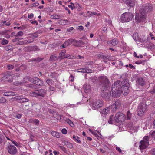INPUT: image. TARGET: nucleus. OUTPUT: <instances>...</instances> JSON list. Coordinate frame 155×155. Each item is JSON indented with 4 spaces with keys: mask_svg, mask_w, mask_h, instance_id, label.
Here are the masks:
<instances>
[{
    "mask_svg": "<svg viewBox=\"0 0 155 155\" xmlns=\"http://www.w3.org/2000/svg\"><path fill=\"white\" fill-rule=\"evenodd\" d=\"M60 16L58 15H52L51 16V17L52 19H58L60 18H59V17Z\"/></svg>",
    "mask_w": 155,
    "mask_h": 155,
    "instance_id": "49530a36",
    "label": "nucleus"
},
{
    "mask_svg": "<svg viewBox=\"0 0 155 155\" xmlns=\"http://www.w3.org/2000/svg\"><path fill=\"white\" fill-rule=\"evenodd\" d=\"M102 105V101L100 100H97L92 101L91 104V106L93 109L94 110L96 108H100Z\"/></svg>",
    "mask_w": 155,
    "mask_h": 155,
    "instance_id": "423d86ee",
    "label": "nucleus"
},
{
    "mask_svg": "<svg viewBox=\"0 0 155 155\" xmlns=\"http://www.w3.org/2000/svg\"><path fill=\"white\" fill-rule=\"evenodd\" d=\"M149 140V137L148 136H146L142 140H144L145 142H148Z\"/></svg>",
    "mask_w": 155,
    "mask_h": 155,
    "instance_id": "bf43d9fd",
    "label": "nucleus"
},
{
    "mask_svg": "<svg viewBox=\"0 0 155 155\" xmlns=\"http://www.w3.org/2000/svg\"><path fill=\"white\" fill-rule=\"evenodd\" d=\"M111 110L113 112L115 111L117 109L114 103L111 106Z\"/></svg>",
    "mask_w": 155,
    "mask_h": 155,
    "instance_id": "e433bc0d",
    "label": "nucleus"
},
{
    "mask_svg": "<svg viewBox=\"0 0 155 155\" xmlns=\"http://www.w3.org/2000/svg\"><path fill=\"white\" fill-rule=\"evenodd\" d=\"M123 1L125 2L127 5L131 7H133L135 5V0H123Z\"/></svg>",
    "mask_w": 155,
    "mask_h": 155,
    "instance_id": "2eb2a0df",
    "label": "nucleus"
},
{
    "mask_svg": "<svg viewBox=\"0 0 155 155\" xmlns=\"http://www.w3.org/2000/svg\"><path fill=\"white\" fill-rule=\"evenodd\" d=\"M59 58L58 57L56 54H54L51 56L50 60L51 61H55L58 60Z\"/></svg>",
    "mask_w": 155,
    "mask_h": 155,
    "instance_id": "412c9836",
    "label": "nucleus"
},
{
    "mask_svg": "<svg viewBox=\"0 0 155 155\" xmlns=\"http://www.w3.org/2000/svg\"><path fill=\"white\" fill-rule=\"evenodd\" d=\"M119 82V81L117 80L115 82L112 86L110 94H111V95L113 97H119L123 92L122 89L120 87Z\"/></svg>",
    "mask_w": 155,
    "mask_h": 155,
    "instance_id": "f257e3e1",
    "label": "nucleus"
},
{
    "mask_svg": "<svg viewBox=\"0 0 155 155\" xmlns=\"http://www.w3.org/2000/svg\"><path fill=\"white\" fill-rule=\"evenodd\" d=\"M21 71H22L25 69L26 68V66L25 65H22L20 66V67Z\"/></svg>",
    "mask_w": 155,
    "mask_h": 155,
    "instance_id": "5fc2aeb1",
    "label": "nucleus"
},
{
    "mask_svg": "<svg viewBox=\"0 0 155 155\" xmlns=\"http://www.w3.org/2000/svg\"><path fill=\"white\" fill-rule=\"evenodd\" d=\"M30 95L34 97H36L38 96V93L37 92V90H36L35 91H32L30 93Z\"/></svg>",
    "mask_w": 155,
    "mask_h": 155,
    "instance_id": "473e14b6",
    "label": "nucleus"
},
{
    "mask_svg": "<svg viewBox=\"0 0 155 155\" xmlns=\"http://www.w3.org/2000/svg\"><path fill=\"white\" fill-rule=\"evenodd\" d=\"M72 138L77 143H81V141L79 140L80 138L78 136H76L75 135H74L73 136Z\"/></svg>",
    "mask_w": 155,
    "mask_h": 155,
    "instance_id": "cd10ccee",
    "label": "nucleus"
},
{
    "mask_svg": "<svg viewBox=\"0 0 155 155\" xmlns=\"http://www.w3.org/2000/svg\"><path fill=\"white\" fill-rule=\"evenodd\" d=\"M30 35H32L33 37L34 38H36L38 36V35L36 33V32L34 33H31Z\"/></svg>",
    "mask_w": 155,
    "mask_h": 155,
    "instance_id": "6e6d98bb",
    "label": "nucleus"
},
{
    "mask_svg": "<svg viewBox=\"0 0 155 155\" xmlns=\"http://www.w3.org/2000/svg\"><path fill=\"white\" fill-rule=\"evenodd\" d=\"M99 78L102 87H105L106 88H110L111 84L108 79L106 77L101 76L99 77Z\"/></svg>",
    "mask_w": 155,
    "mask_h": 155,
    "instance_id": "39448f33",
    "label": "nucleus"
},
{
    "mask_svg": "<svg viewBox=\"0 0 155 155\" xmlns=\"http://www.w3.org/2000/svg\"><path fill=\"white\" fill-rule=\"evenodd\" d=\"M113 115H111L110 116L109 119L108 121V122L110 124H113L114 122H115L114 118Z\"/></svg>",
    "mask_w": 155,
    "mask_h": 155,
    "instance_id": "7c9ffc66",
    "label": "nucleus"
},
{
    "mask_svg": "<svg viewBox=\"0 0 155 155\" xmlns=\"http://www.w3.org/2000/svg\"><path fill=\"white\" fill-rule=\"evenodd\" d=\"M8 42V40L3 39L1 41V43L3 45H5L7 44Z\"/></svg>",
    "mask_w": 155,
    "mask_h": 155,
    "instance_id": "37998d69",
    "label": "nucleus"
},
{
    "mask_svg": "<svg viewBox=\"0 0 155 155\" xmlns=\"http://www.w3.org/2000/svg\"><path fill=\"white\" fill-rule=\"evenodd\" d=\"M146 13L143 9H140L139 14H136L135 19L138 22H143L146 19Z\"/></svg>",
    "mask_w": 155,
    "mask_h": 155,
    "instance_id": "f03ea898",
    "label": "nucleus"
},
{
    "mask_svg": "<svg viewBox=\"0 0 155 155\" xmlns=\"http://www.w3.org/2000/svg\"><path fill=\"white\" fill-rule=\"evenodd\" d=\"M138 33H134L133 35V38L136 41V40H139L138 39H137V37Z\"/></svg>",
    "mask_w": 155,
    "mask_h": 155,
    "instance_id": "3c124183",
    "label": "nucleus"
},
{
    "mask_svg": "<svg viewBox=\"0 0 155 155\" xmlns=\"http://www.w3.org/2000/svg\"><path fill=\"white\" fill-rule=\"evenodd\" d=\"M22 116V115L21 114H17L15 116V117L18 119H20Z\"/></svg>",
    "mask_w": 155,
    "mask_h": 155,
    "instance_id": "69168bd1",
    "label": "nucleus"
},
{
    "mask_svg": "<svg viewBox=\"0 0 155 155\" xmlns=\"http://www.w3.org/2000/svg\"><path fill=\"white\" fill-rule=\"evenodd\" d=\"M40 49H39L38 47L36 46H31V51H35L37 50H39Z\"/></svg>",
    "mask_w": 155,
    "mask_h": 155,
    "instance_id": "72a5a7b5",
    "label": "nucleus"
},
{
    "mask_svg": "<svg viewBox=\"0 0 155 155\" xmlns=\"http://www.w3.org/2000/svg\"><path fill=\"white\" fill-rule=\"evenodd\" d=\"M71 4H72L73 6L71 5H68V7L70 8L71 9H73L75 8V6H74V4L72 2L70 3Z\"/></svg>",
    "mask_w": 155,
    "mask_h": 155,
    "instance_id": "4d7b16f0",
    "label": "nucleus"
},
{
    "mask_svg": "<svg viewBox=\"0 0 155 155\" xmlns=\"http://www.w3.org/2000/svg\"><path fill=\"white\" fill-rule=\"evenodd\" d=\"M42 60V59L38 57L36 58H32L30 60V61H35V63H38L40 61H41Z\"/></svg>",
    "mask_w": 155,
    "mask_h": 155,
    "instance_id": "393cba45",
    "label": "nucleus"
},
{
    "mask_svg": "<svg viewBox=\"0 0 155 155\" xmlns=\"http://www.w3.org/2000/svg\"><path fill=\"white\" fill-rule=\"evenodd\" d=\"M32 122L36 125H38L39 124V121L38 119H35L32 120Z\"/></svg>",
    "mask_w": 155,
    "mask_h": 155,
    "instance_id": "c03bdc74",
    "label": "nucleus"
},
{
    "mask_svg": "<svg viewBox=\"0 0 155 155\" xmlns=\"http://www.w3.org/2000/svg\"><path fill=\"white\" fill-rule=\"evenodd\" d=\"M6 100L5 97L0 96V103H5L6 102Z\"/></svg>",
    "mask_w": 155,
    "mask_h": 155,
    "instance_id": "de8ad7c7",
    "label": "nucleus"
},
{
    "mask_svg": "<svg viewBox=\"0 0 155 155\" xmlns=\"http://www.w3.org/2000/svg\"><path fill=\"white\" fill-rule=\"evenodd\" d=\"M17 99L19 100V102L20 103H24L26 102H28L29 101V99L27 98L23 97L21 98L19 97H18Z\"/></svg>",
    "mask_w": 155,
    "mask_h": 155,
    "instance_id": "b1692460",
    "label": "nucleus"
},
{
    "mask_svg": "<svg viewBox=\"0 0 155 155\" xmlns=\"http://www.w3.org/2000/svg\"><path fill=\"white\" fill-rule=\"evenodd\" d=\"M143 8H141L140 9H143V11H145L146 13V11L150 12L151 11L153 8L152 5L149 3H147L143 6Z\"/></svg>",
    "mask_w": 155,
    "mask_h": 155,
    "instance_id": "ddd939ff",
    "label": "nucleus"
},
{
    "mask_svg": "<svg viewBox=\"0 0 155 155\" xmlns=\"http://www.w3.org/2000/svg\"><path fill=\"white\" fill-rule=\"evenodd\" d=\"M87 13L89 14L88 15V16L89 17H91L94 15L97 14V13L96 12H92L88 11L87 12Z\"/></svg>",
    "mask_w": 155,
    "mask_h": 155,
    "instance_id": "a19ab883",
    "label": "nucleus"
},
{
    "mask_svg": "<svg viewBox=\"0 0 155 155\" xmlns=\"http://www.w3.org/2000/svg\"><path fill=\"white\" fill-rule=\"evenodd\" d=\"M20 40V39H19V38H16L14 39H13L12 40V41L13 42H16L17 41H19Z\"/></svg>",
    "mask_w": 155,
    "mask_h": 155,
    "instance_id": "680f3d73",
    "label": "nucleus"
},
{
    "mask_svg": "<svg viewBox=\"0 0 155 155\" xmlns=\"http://www.w3.org/2000/svg\"><path fill=\"white\" fill-rule=\"evenodd\" d=\"M25 52L31 51V46H28L25 47L23 49Z\"/></svg>",
    "mask_w": 155,
    "mask_h": 155,
    "instance_id": "ea45409f",
    "label": "nucleus"
},
{
    "mask_svg": "<svg viewBox=\"0 0 155 155\" xmlns=\"http://www.w3.org/2000/svg\"><path fill=\"white\" fill-rule=\"evenodd\" d=\"M91 88V87L90 85L88 84H85L83 86L84 91L86 93H87L90 91Z\"/></svg>",
    "mask_w": 155,
    "mask_h": 155,
    "instance_id": "6ab92c4d",
    "label": "nucleus"
},
{
    "mask_svg": "<svg viewBox=\"0 0 155 155\" xmlns=\"http://www.w3.org/2000/svg\"><path fill=\"white\" fill-rule=\"evenodd\" d=\"M34 39L33 38H32L31 39L28 40L26 41L28 43H31L33 42Z\"/></svg>",
    "mask_w": 155,
    "mask_h": 155,
    "instance_id": "774afa93",
    "label": "nucleus"
},
{
    "mask_svg": "<svg viewBox=\"0 0 155 155\" xmlns=\"http://www.w3.org/2000/svg\"><path fill=\"white\" fill-rule=\"evenodd\" d=\"M5 49L6 51H8L9 50L12 49V46L10 45L6 46L5 48Z\"/></svg>",
    "mask_w": 155,
    "mask_h": 155,
    "instance_id": "603ef678",
    "label": "nucleus"
},
{
    "mask_svg": "<svg viewBox=\"0 0 155 155\" xmlns=\"http://www.w3.org/2000/svg\"><path fill=\"white\" fill-rule=\"evenodd\" d=\"M7 150L8 153L11 155L15 154L17 152L16 147L10 143L7 147Z\"/></svg>",
    "mask_w": 155,
    "mask_h": 155,
    "instance_id": "9b49d317",
    "label": "nucleus"
},
{
    "mask_svg": "<svg viewBox=\"0 0 155 155\" xmlns=\"http://www.w3.org/2000/svg\"><path fill=\"white\" fill-rule=\"evenodd\" d=\"M134 17L133 14L131 12H126L121 15V21L123 23L128 22L132 20Z\"/></svg>",
    "mask_w": 155,
    "mask_h": 155,
    "instance_id": "20e7f679",
    "label": "nucleus"
},
{
    "mask_svg": "<svg viewBox=\"0 0 155 155\" xmlns=\"http://www.w3.org/2000/svg\"><path fill=\"white\" fill-rule=\"evenodd\" d=\"M137 83L141 86H143L144 84V80L142 78H137L136 80Z\"/></svg>",
    "mask_w": 155,
    "mask_h": 155,
    "instance_id": "a211bd4d",
    "label": "nucleus"
},
{
    "mask_svg": "<svg viewBox=\"0 0 155 155\" xmlns=\"http://www.w3.org/2000/svg\"><path fill=\"white\" fill-rule=\"evenodd\" d=\"M114 104L117 108L120 107V103L119 100L117 101Z\"/></svg>",
    "mask_w": 155,
    "mask_h": 155,
    "instance_id": "4c0bfd02",
    "label": "nucleus"
},
{
    "mask_svg": "<svg viewBox=\"0 0 155 155\" xmlns=\"http://www.w3.org/2000/svg\"><path fill=\"white\" fill-rule=\"evenodd\" d=\"M132 115L130 112L128 111L127 113V120H130L131 117Z\"/></svg>",
    "mask_w": 155,
    "mask_h": 155,
    "instance_id": "a18cd8bd",
    "label": "nucleus"
},
{
    "mask_svg": "<svg viewBox=\"0 0 155 155\" xmlns=\"http://www.w3.org/2000/svg\"><path fill=\"white\" fill-rule=\"evenodd\" d=\"M61 132L64 134H66L67 133V130L66 129L64 128L62 129Z\"/></svg>",
    "mask_w": 155,
    "mask_h": 155,
    "instance_id": "0e129e2a",
    "label": "nucleus"
},
{
    "mask_svg": "<svg viewBox=\"0 0 155 155\" xmlns=\"http://www.w3.org/2000/svg\"><path fill=\"white\" fill-rule=\"evenodd\" d=\"M119 81V84H120V87L121 88L123 91L124 92L127 93L128 91V89L130 86V84L129 82V80L127 79H125L121 82Z\"/></svg>",
    "mask_w": 155,
    "mask_h": 155,
    "instance_id": "7ed1b4c3",
    "label": "nucleus"
},
{
    "mask_svg": "<svg viewBox=\"0 0 155 155\" xmlns=\"http://www.w3.org/2000/svg\"><path fill=\"white\" fill-rule=\"evenodd\" d=\"M140 42H145L146 40V37L145 35H143L142 36V38H140Z\"/></svg>",
    "mask_w": 155,
    "mask_h": 155,
    "instance_id": "79ce46f5",
    "label": "nucleus"
},
{
    "mask_svg": "<svg viewBox=\"0 0 155 155\" xmlns=\"http://www.w3.org/2000/svg\"><path fill=\"white\" fill-rule=\"evenodd\" d=\"M15 95V94L14 92H5L3 95L4 96H13Z\"/></svg>",
    "mask_w": 155,
    "mask_h": 155,
    "instance_id": "bb28decb",
    "label": "nucleus"
},
{
    "mask_svg": "<svg viewBox=\"0 0 155 155\" xmlns=\"http://www.w3.org/2000/svg\"><path fill=\"white\" fill-rule=\"evenodd\" d=\"M63 143L64 144V145L68 147L70 149L71 148L73 147V145L72 143L67 141H64Z\"/></svg>",
    "mask_w": 155,
    "mask_h": 155,
    "instance_id": "5701e85b",
    "label": "nucleus"
},
{
    "mask_svg": "<svg viewBox=\"0 0 155 155\" xmlns=\"http://www.w3.org/2000/svg\"><path fill=\"white\" fill-rule=\"evenodd\" d=\"M84 43L81 40H79L78 41L77 44H74V45L76 47H80L81 45H84Z\"/></svg>",
    "mask_w": 155,
    "mask_h": 155,
    "instance_id": "a878e982",
    "label": "nucleus"
},
{
    "mask_svg": "<svg viewBox=\"0 0 155 155\" xmlns=\"http://www.w3.org/2000/svg\"><path fill=\"white\" fill-rule=\"evenodd\" d=\"M51 134L52 136L56 137L57 138H59L60 137V135H59V134L55 131L52 132Z\"/></svg>",
    "mask_w": 155,
    "mask_h": 155,
    "instance_id": "f704fd0d",
    "label": "nucleus"
},
{
    "mask_svg": "<svg viewBox=\"0 0 155 155\" xmlns=\"http://www.w3.org/2000/svg\"><path fill=\"white\" fill-rule=\"evenodd\" d=\"M97 78L95 77H91L89 79V80L92 82H94L96 80Z\"/></svg>",
    "mask_w": 155,
    "mask_h": 155,
    "instance_id": "09e8293b",
    "label": "nucleus"
},
{
    "mask_svg": "<svg viewBox=\"0 0 155 155\" xmlns=\"http://www.w3.org/2000/svg\"><path fill=\"white\" fill-rule=\"evenodd\" d=\"M7 67L9 70H11L14 68V66L12 65L8 64L7 65Z\"/></svg>",
    "mask_w": 155,
    "mask_h": 155,
    "instance_id": "13d9d810",
    "label": "nucleus"
},
{
    "mask_svg": "<svg viewBox=\"0 0 155 155\" xmlns=\"http://www.w3.org/2000/svg\"><path fill=\"white\" fill-rule=\"evenodd\" d=\"M64 44L65 45V46L66 47L70 45L71 44V39H68V40L66 41Z\"/></svg>",
    "mask_w": 155,
    "mask_h": 155,
    "instance_id": "c9c22d12",
    "label": "nucleus"
},
{
    "mask_svg": "<svg viewBox=\"0 0 155 155\" xmlns=\"http://www.w3.org/2000/svg\"><path fill=\"white\" fill-rule=\"evenodd\" d=\"M148 142H145L144 140H141L140 142L139 148L140 149H144L147 148L149 145Z\"/></svg>",
    "mask_w": 155,
    "mask_h": 155,
    "instance_id": "4468645a",
    "label": "nucleus"
},
{
    "mask_svg": "<svg viewBox=\"0 0 155 155\" xmlns=\"http://www.w3.org/2000/svg\"><path fill=\"white\" fill-rule=\"evenodd\" d=\"M28 79L29 81L38 85H41L42 84V81L36 77L32 78L29 77Z\"/></svg>",
    "mask_w": 155,
    "mask_h": 155,
    "instance_id": "f8f14e48",
    "label": "nucleus"
},
{
    "mask_svg": "<svg viewBox=\"0 0 155 155\" xmlns=\"http://www.w3.org/2000/svg\"><path fill=\"white\" fill-rule=\"evenodd\" d=\"M68 21L67 20H59V23L61 25H65L67 24V23L68 22Z\"/></svg>",
    "mask_w": 155,
    "mask_h": 155,
    "instance_id": "c85d7f7f",
    "label": "nucleus"
},
{
    "mask_svg": "<svg viewBox=\"0 0 155 155\" xmlns=\"http://www.w3.org/2000/svg\"><path fill=\"white\" fill-rule=\"evenodd\" d=\"M59 147L65 153H67V150H66V148L64 146H59Z\"/></svg>",
    "mask_w": 155,
    "mask_h": 155,
    "instance_id": "864d4df0",
    "label": "nucleus"
},
{
    "mask_svg": "<svg viewBox=\"0 0 155 155\" xmlns=\"http://www.w3.org/2000/svg\"><path fill=\"white\" fill-rule=\"evenodd\" d=\"M53 116L54 117L56 118L58 120H60L61 119V115H59L56 112H54L53 114Z\"/></svg>",
    "mask_w": 155,
    "mask_h": 155,
    "instance_id": "c756f323",
    "label": "nucleus"
},
{
    "mask_svg": "<svg viewBox=\"0 0 155 155\" xmlns=\"http://www.w3.org/2000/svg\"><path fill=\"white\" fill-rule=\"evenodd\" d=\"M34 16V14L33 13H31L30 15H28V17L30 19H32Z\"/></svg>",
    "mask_w": 155,
    "mask_h": 155,
    "instance_id": "e2e57ef3",
    "label": "nucleus"
},
{
    "mask_svg": "<svg viewBox=\"0 0 155 155\" xmlns=\"http://www.w3.org/2000/svg\"><path fill=\"white\" fill-rule=\"evenodd\" d=\"M23 35V33L22 31H19L15 35V37L18 36H22Z\"/></svg>",
    "mask_w": 155,
    "mask_h": 155,
    "instance_id": "8fccbe9b",
    "label": "nucleus"
},
{
    "mask_svg": "<svg viewBox=\"0 0 155 155\" xmlns=\"http://www.w3.org/2000/svg\"><path fill=\"white\" fill-rule=\"evenodd\" d=\"M118 43V40L115 38H114L112 40H110L107 42V44L110 46H115Z\"/></svg>",
    "mask_w": 155,
    "mask_h": 155,
    "instance_id": "dca6fc26",
    "label": "nucleus"
},
{
    "mask_svg": "<svg viewBox=\"0 0 155 155\" xmlns=\"http://www.w3.org/2000/svg\"><path fill=\"white\" fill-rule=\"evenodd\" d=\"M101 97L106 100H108L110 98L111 94L109 93L108 89L102 90L101 93Z\"/></svg>",
    "mask_w": 155,
    "mask_h": 155,
    "instance_id": "1a4fd4ad",
    "label": "nucleus"
},
{
    "mask_svg": "<svg viewBox=\"0 0 155 155\" xmlns=\"http://www.w3.org/2000/svg\"><path fill=\"white\" fill-rule=\"evenodd\" d=\"M147 107L146 104L143 103L140 104L137 110L138 115L140 116L143 115V114L146 111Z\"/></svg>",
    "mask_w": 155,
    "mask_h": 155,
    "instance_id": "9d476101",
    "label": "nucleus"
},
{
    "mask_svg": "<svg viewBox=\"0 0 155 155\" xmlns=\"http://www.w3.org/2000/svg\"><path fill=\"white\" fill-rule=\"evenodd\" d=\"M46 82L49 86L53 85L54 84V81L51 79H47L46 80Z\"/></svg>",
    "mask_w": 155,
    "mask_h": 155,
    "instance_id": "2f4dec72",
    "label": "nucleus"
},
{
    "mask_svg": "<svg viewBox=\"0 0 155 155\" xmlns=\"http://www.w3.org/2000/svg\"><path fill=\"white\" fill-rule=\"evenodd\" d=\"M66 53V51L65 50H62L60 53L59 54V58L61 59H63L64 58V56H65V53Z\"/></svg>",
    "mask_w": 155,
    "mask_h": 155,
    "instance_id": "aec40b11",
    "label": "nucleus"
},
{
    "mask_svg": "<svg viewBox=\"0 0 155 155\" xmlns=\"http://www.w3.org/2000/svg\"><path fill=\"white\" fill-rule=\"evenodd\" d=\"M125 115L120 112L117 113L114 117L115 122L118 123L119 122H123L124 121L125 119Z\"/></svg>",
    "mask_w": 155,
    "mask_h": 155,
    "instance_id": "0eeeda50",
    "label": "nucleus"
},
{
    "mask_svg": "<svg viewBox=\"0 0 155 155\" xmlns=\"http://www.w3.org/2000/svg\"><path fill=\"white\" fill-rule=\"evenodd\" d=\"M110 108L107 107L106 108L104 109L101 111V113L107 115L110 112Z\"/></svg>",
    "mask_w": 155,
    "mask_h": 155,
    "instance_id": "4be33fe9",
    "label": "nucleus"
},
{
    "mask_svg": "<svg viewBox=\"0 0 155 155\" xmlns=\"http://www.w3.org/2000/svg\"><path fill=\"white\" fill-rule=\"evenodd\" d=\"M68 58V59H72V58L71 57V56L69 54H67L66 55L65 54V56H64V58Z\"/></svg>",
    "mask_w": 155,
    "mask_h": 155,
    "instance_id": "052dcab7",
    "label": "nucleus"
},
{
    "mask_svg": "<svg viewBox=\"0 0 155 155\" xmlns=\"http://www.w3.org/2000/svg\"><path fill=\"white\" fill-rule=\"evenodd\" d=\"M3 75L4 76L1 78L2 81H7L11 82L12 81V76L11 75V73L9 71L4 72Z\"/></svg>",
    "mask_w": 155,
    "mask_h": 155,
    "instance_id": "6e6552de",
    "label": "nucleus"
},
{
    "mask_svg": "<svg viewBox=\"0 0 155 155\" xmlns=\"http://www.w3.org/2000/svg\"><path fill=\"white\" fill-rule=\"evenodd\" d=\"M104 55L103 53H101L100 54H98V57L99 58H103Z\"/></svg>",
    "mask_w": 155,
    "mask_h": 155,
    "instance_id": "338daca9",
    "label": "nucleus"
},
{
    "mask_svg": "<svg viewBox=\"0 0 155 155\" xmlns=\"http://www.w3.org/2000/svg\"><path fill=\"white\" fill-rule=\"evenodd\" d=\"M38 96L44 97L47 91L44 89H39L37 90Z\"/></svg>",
    "mask_w": 155,
    "mask_h": 155,
    "instance_id": "f3484780",
    "label": "nucleus"
},
{
    "mask_svg": "<svg viewBox=\"0 0 155 155\" xmlns=\"http://www.w3.org/2000/svg\"><path fill=\"white\" fill-rule=\"evenodd\" d=\"M90 131L94 135H95L96 137L98 136V137H100V136H99L98 134H97V133L99 134L100 136H101V135L99 132L98 131H92L91 130H90Z\"/></svg>",
    "mask_w": 155,
    "mask_h": 155,
    "instance_id": "58836bf2",
    "label": "nucleus"
}]
</instances>
